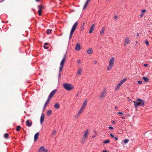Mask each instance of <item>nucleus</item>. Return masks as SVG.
<instances>
[{
	"mask_svg": "<svg viewBox=\"0 0 152 152\" xmlns=\"http://www.w3.org/2000/svg\"><path fill=\"white\" fill-rule=\"evenodd\" d=\"M82 69L81 68H79L77 71V74L78 75H80L82 73Z\"/></svg>",
	"mask_w": 152,
	"mask_h": 152,
	"instance_id": "f3484780",
	"label": "nucleus"
},
{
	"mask_svg": "<svg viewBox=\"0 0 152 152\" xmlns=\"http://www.w3.org/2000/svg\"><path fill=\"white\" fill-rule=\"evenodd\" d=\"M56 133V131L54 130L53 132H52V134L53 135H54Z\"/></svg>",
	"mask_w": 152,
	"mask_h": 152,
	"instance_id": "7c9ffc66",
	"label": "nucleus"
},
{
	"mask_svg": "<svg viewBox=\"0 0 152 152\" xmlns=\"http://www.w3.org/2000/svg\"><path fill=\"white\" fill-rule=\"evenodd\" d=\"M121 85L120 84H119V83H118L116 87H115V90L117 91V90H118L120 87H121Z\"/></svg>",
	"mask_w": 152,
	"mask_h": 152,
	"instance_id": "412c9836",
	"label": "nucleus"
},
{
	"mask_svg": "<svg viewBox=\"0 0 152 152\" xmlns=\"http://www.w3.org/2000/svg\"><path fill=\"white\" fill-rule=\"evenodd\" d=\"M83 109L80 108V109L79 110L78 112L81 114V113L83 112Z\"/></svg>",
	"mask_w": 152,
	"mask_h": 152,
	"instance_id": "a878e982",
	"label": "nucleus"
},
{
	"mask_svg": "<svg viewBox=\"0 0 152 152\" xmlns=\"http://www.w3.org/2000/svg\"><path fill=\"white\" fill-rule=\"evenodd\" d=\"M127 80V79L126 78H124L123 80H121L120 81L123 84Z\"/></svg>",
	"mask_w": 152,
	"mask_h": 152,
	"instance_id": "393cba45",
	"label": "nucleus"
},
{
	"mask_svg": "<svg viewBox=\"0 0 152 152\" xmlns=\"http://www.w3.org/2000/svg\"><path fill=\"white\" fill-rule=\"evenodd\" d=\"M129 141V140L128 139H126L124 140V142L125 143H126L128 142Z\"/></svg>",
	"mask_w": 152,
	"mask_h": 152,
	"instance_id": "c756f323",
	"label": "nucleus"
},
{
	"mask_svg": "<svg viewBox=\"0 0 152 152\" xmlns=\"http://www.w3.org/2000/svg\"><path fill=\"white\" fill-rule=\"evenodd\" d=\"M96 137V135H94L92 136V137L94 138V137Z\"/></svg>",
	"mask_w": 152,
	"mask_h": 152,
	"instance_id": "09e8293b",
	"label": "nucleus"
},
{
	"mask_svg": "<svg viewBox=\"0 0 152 152\" xmlns=\"http://www.w3.org/2000/svg\"><path fill=\"white\" fill-rule=\"evenodd\" d=\"M61 76V73L60 72L59 73V75H58V77H59V78H60V77Z\"/></svg>",
	"mask_w": 152,
	"mask_h": 152,
	"instance_id": "de8ad7c7",
	"label": "nucleus"
},
{
	"mask_svg": "<svg viewBox=\"0 0 152 152\" xmlns=\"http://www.w3.org/2000/svg\"><path fill=\"white\" fill-rule=\"evenodd\" d=\"M121 118L122 119H124L125 118V117L124 116H122V117H121Z\"/></svg>",
	"mask_w": 152,
	"mask_h": 152,
	"instance_id": "680f3d73",
	"label": "nucleus"
},
{
	"mask_svg": "<svg viewBox=\"0 0 152 152\" xmlns=\"http://www.w3.org/2000/svg\"><path fill=\"white\" fill-rule=\"evenodd\" d=\"M30 120H27L26 121V125L28 127H30L32 125V122L31 121L30 122Z\"/></svg>",
	"mask_w": 152,
	"mask_h": 152,
	"instance_id": "4468645a",
	"label": "nucleus"
},
{
	"mask_svg": "<svg viewBox=\"0 0 152 152\" xmlns=\"http://www.w3.org/2000/svg\"><path fill=\"white\" fill-rule=\"evenodd\" d=\"M124 42L126 44H128L130 43V41L128 37H126L125 38Z\"/></svg>",
	"mask_w": 152,
	"mask_h": 152,
	"instance_id": "6ab92c4d",
	"label": "nucleus"
},
{
	"mask_svg": "<svg viewBox=\"0 0 152 152\" xmlns=\"http://www.w3.org/2000/svg\"><path fill=\"white\" fill-rule=\"evenodd\" d=\"M137 83L138 84H140L142 83V82L141 81H138Z\"/></svg>",
	"mask_w": 152,
	"mask_h": 152,
	"instance_id": "a19ab883",
	"label": "nucleus"
},
{
	"mask_svg": "<svg viewBox=\"0 0 152 152\" xmlns=\"http://www.w3.org/2000/svg\"><path fill=\"white\" fill-rule=\"evenodd\" d=\"M126 44H126L124 42V46H125Z\"/></svg>",
	"mask_w": 152,
	"mask_h": 152,
	"instance_id": "4d7b16f0",
	"label": "nucleus"
},
{
	"mask_svg": "<svg viewBox=\"0 0 152 152\" xmlns=\"http://www.w3.org/2000/svg\"><path fill=\"white\" fill-rule=\"evenodd\" d=\"M110 142V140H107L105 141H104L103 142L105 144H107V143H108Z\"/></svg>",
	"mask_w": 152,
	"mask_h": 152,
	"instance_id": "b1692460",
	"label": "nucleus"
},
{
	"mask_svg": "<svg viewBox=\"0 0 152 152\" xmlns=\"http://www.w3.org/2000/svg\"><path fill=\"white\" fill-rule=\"evenodd\" d=\"M145 12V10H142V13L144 12Z\"/></svg>",
	"mask_w": 152,
	"mask_h": 152,
	"instance_id": "a18cd8bd",
	"label": "nucleus"
},
{
	"mask_svg": "<svg viewBox=\"0 0 152 152\" xmlns=\"http://www.w3.org/2000/svg\"><path fill=\"white\" fill-rule=\"evenodd\" d=\"M87 53L88 54L91 55L93 53V49L91 48H89L87 50Z\"/></svg>",
	"mask_w": 152,
	"mask_h": 152,
	"instance_id": "9d476101",
	"label": "nucleus"
},
{
	"mask_svg": "<svg viewBox=\"0 0 152 152\" xmlns=\"http://www.w3.org/2000/svg\"><path fill=\"white\" fill-rule=\"evenodd\" d=\"M145 43L147 45H149V43L148 42L147 40H146L145 41Z\"/></svg>",
	"mask_w": 152,
	"mask_h": 152,
	"instance_id": "72a5a7b5",
	"label": "nucleus"
},
{
	"mask_svg": "<svg viewBox=\"0 0 152 152\" xmlns=\"http://www.w3.org/2000/svg\"><path fill=\"white\" fill-rule=\"evenodd\" d=\"M66 54H65L64 57L61 60V62L60 64V65L59 67V72H61L62 71V69L64 67V63L65 62V58H66Z\"/></svg>",
	"mask_w": 152,
	"mask_h": 152,
	"instance_id": "39448f33",
	"label": "nucleus"
},
{
	"mask_svg": "<svg viewBox=\"0 0 152 152\" xmlns=\"http://www.w3.org/2000/svg\"><path fill=\"white\" fill-rule=\"evenodd\" d=\"M51 99V98H50V97H48L47 100L45 104V105L44 106V108H45V106H46V105H47V104L50 101Z\"/></svg>",
	"mask_w": 152,
	"mask_h": 152,
	"instance_id": "a211bd4d",
	"label": "nucleus"
},
{
	"mask_svg": "<svg viewBox=\"0 0 152 152\" xmlns=\"http://www.w3.org/2000/svg\"><path fill=\"white\" fill-rule=\"evenodd\" d=\"M54 107L56 109H58L60 107L59 105L58 102H57L56 103Z\"/></svg>",
	"mask_w": 152,
	"mask_h": 152,
	"instance_id": "aec40b11",
	"label": "nucleus"
},
{
	"mask_svg": "<svg viewBox=\"0 0 152 152\" xmlns=\"http://www.w3.org/2000/svg\"><path fill=\"white\" fill-rule=\"evenodd\" d=\"M41 11H42L38 10V12L39 15H41Z\"/></svg>",
	"mask_w": 152,
	"mask_h": 152,
	"instance_id": "f704fd0d",
	"label": "nucleus"
},
{
	"mask_svg": "<svg viewBox=\"0 0 152 152\" xmlns=\"http://www.w3.org/2000/svg\"><path fill=\"white\" fill-rule=\"evenodd\" d=\"M94 64H96L97 63V61H94Z\"/></svg>",
	"mask_w": 152,
	"mask_h": 152,
	"instance_id": "8fccbe9b",
	"label": "nucleus"
},
{
	"mask_svg": "<svg viewBox=\"0 0 152 152\" xmlns=\"http://www.w3.org/2000/svg\"><path fill=\"white\" fill-rule=\"evenodd\" d=\"M44 117L45 115L43 113H42L41 115L40 118V122L41 125L42 124V123L44 121Z\"/></svg>",
	"mask_w": 152,
	"mask_h": 152,
	"instance_id": "0eeeda50",
	"label": "nucleus"
},
{
	"mask_svg": "<svg viewBox=\"0 0 152 152\" xmlns=\"http://www.w3.org/2000/svg\"><path fill=\"white\" fill-rule=\"evenodd\" d=\"M104 30H102L100 32V34L102 35L104 34Z\"/></svg>",
	"mask_w": 152,
	"mask_h": 152,
	"instance_id": "2f4dec72",
	"label": "nucleus"
},
{
	"mask_svg": "<svg viewBox=\"0 0 152 152\" xmlns=\"http://www.w3.org/2000/svg\"><path fill=\"white\" fill-rule=\"evenodd\" d=\"M102 152H107V151H103Z\"/></svg>",
	"mask_w": 152,
	"mask_h": 152,
	"instance_id": "338daca9",
	"label": "nucleus"
},
{
	"mask_svg": "<svg viewBox=\"0 0 152 152\" xmlns=\"http://www.w3.org/2000/svg\"><path fill=\"white\" fill-rule=\"evenodd\" d=\"M77 24V22H76L74 23L73 26L71 30L70 31V34L69 35V38L70 39L72 38L73 34L76 28V26Z\"/></svg>",
	"mask_w": 152,
	"mask_h": 152,
	"instance_id": "20e7f679",
	"label": "nucleus"
},
{
	"mask_svg": "<svg viewBox=\"0 0 152 152\" xmlns=\"http://www.w3.org/2000/svg\"><path fill=\"white\" fill-rule=\"evenodd\" d=\"M44 6L42 5H39L38 6L39 10L42 11V10L44 8Z\"/></svg>",
	"mask_w": 152,
	"mask_h": 152,
	"instance_id": "5701e85b",
	"label": "nucleus"
},
{
	"mask_svg": "<svg viewBox=\"0 0 152 152\" xmlns=\"http://www.w3.org/2000/svg\"><path fill=\"white\" fill-rule=\"evenodd\" d=\"M114 58L112 57L109 61V64L107 67V70H109L111 69L114 64Z\"/></svg>",
	"mask_w": 152,
	"mask_h": 152,
	"instance_id": "7ed1b4c3",
	"label": "nucleus"
},
{
	"mask_svg": "<svg viewBox=\"0 0 152 152\" xmlns=\"http://www.w3.org/2000/svg\"><path fill=\"white\" fill-rule=\"evenodd\" d=\"M90 0H87L85 4L88 5V3L90 1Z\"/></svg>",
	"mask_w": 152,
	"mask_h": 152,
	"instance_id": "e433bc0d",
	"label": "nucleus"
},
{
	"mask_svg": "<svg viewBox=\"0 0 152 152\" xmlns=\"http://www.w3.org/2000/svg\"><path fill=\"white\" fill-rule=\"evenodd\" d=\"M115 139L116 140H118V138L117 137H115Z\"/></svg>",
	"mask_w": 152,
	"mask_h": 152,
	"instance_id": "603ef678",
	"label": "nucleus"
},
{
	"mask_svg": "<svg viewBox=\"0 0 152 152\" xmlns=\"http://www.w3.org/2000/svg\"><path fill=\"white\" fill-rule=\"evenodd\" d=\"M44 152H48V150L46 149L44 151Z\"/></svg>",
	"mask_w": 152,
	"mask_h": 152,
	"instance_id": "864d4df0",
	"label": "nucleus"
},
{
	"mask_svg": "<svg viewBox=\"0 0 152 152\" xmlns=\"http://www.w3.org/2000/svg\"><path fill=\"white\" fill-rule=\"evenodd\" d=\"M51 110H48L47 112V114L48 115H50L51 114Z\"/></svg>",
	"mask_w": 152,
	"mask_h": 152,
	"instance_id": "cd10ccee",
	"label": "nucleus"
},
{
	"mask_svg": "<svg viewBox=\"0 0 152 152\" xmlns=\"http://www.w3.org/2000/svg\"><path fill=\"white\" fill-rule=\"evenodd\" d=\"M5 0H1V1H0V3H2V2H3Z\"/></svg>",
	"mask_w": 152,
	"mask_h": 152,
	"instance_id": "13d9d810",
	"label": "nucleus"
},
{
	"mask_svg": "<svg viewBox=\"0 0 152 152\" xmlns=\"http://www.w3.org/2000/svg\"><path fill=\"white\" fill-rule=\"evenodd\" d=\"M108 128L111 130H113V128L112 126H109Z\"/></svg>",
	"mask_w": 152,
	"mask_h": 152,
	"instance_id": "ea45409f",
	"label": "nucleus"
},
{
	"mask_svg": "<svg viewBox=\"0 0 152 152\" xmlns=\"http://www.w3.org/2000/svg\"><path fill=\"white\" fill-rule=\"evenodd\" d=\"M63 86L65 89L68 91H70L74 88V86L70 83H64Z\"/></svg>",
	"mask_w": 152,
	"mask_h": 152,
	"instance_id": "f03ea898",
	"label": "nucleus"
},
{
	"mask_svg": "<svg viewBox=\"0 0 152 152\" xmlns=\"http://www.w3.org/2000/svg\"><path fill=\"white\" fill-rule=\"evenodd\" d=\"M87 102V100L86 99L84 101V102H83V104L81 108L84 110V109H85V108L86 107V106Z\"/></svg>",
	"mask_w": 152,
	"mask_h": 152,
	"instance_id": "9b49d317",
	"label": "nucleus"
},
{
	"mask_svg": "<svg viewBox=\"0 0 152 152\" xmlns=\"http://www.w3.org/2000/svg\"><path fill=\"white\" fill-rule=\"evenodd\" d=\"M136 100L137 101L140 102L135 101L133 102L136 108H137V107L138 106H143L144 105L145 102L144 100L140 99H137Z\"/></svg>",
	"mask_w": 152,
	"mask_h": 152,
	"instance_id": "f257e3e1",
	"label": "nucleus"
},
{
	"mask_svg": "<svg viewBox=\"0 0 152 152\" xmlns=\"http://www.w3.org/2000/svg\"><path fill=\"white\" fill-rule=\"evenodd\" d=\"M95 27L94 26V24H93L91 26L90 29L89 31V34H91L92 32V31H93V30L94 28Z\"/></svg>",
	"mask_w": 152,
	"mask_h": 152,
	"instance_id": "ddd939ff",
	"label": "nucleus"
},
{
	"mask_svg": "<svg viewBox=\"0 0 152 152\" xmlns=\"http://www.w3.org/2000/svg\"><path fill=\"white\" fill-rule=\"evenodd\" d=\"M44 48L45 49H47L48 48V47H46L44 45Z\"/></svg>",
	"mask_w": 152,
	"mask_h": 152,
	"instance_id": "79ce46f5",
	"label": "nucleus"
},
{
	"mask_svg": "<svg viewBox=\"0 0 152 152\" xmlns=\"http://www.w3.org/2000/svg\"><path fill=\"white\" fill-rule=\"evenodd\" d=\"M110 136L112 138H113L114 137V135L112 134H110Z\"/></svg>",
	"mask_w": 152,
	"mask_h": 152,
	"instance_id": "58836bf2",
	"label": "nucleus"
},
{
	"mask_svg": "<svg viewBox=\"0 0 152 152\" xmlns=\"http://www.w3.org/2000/svg\"><path fill=\"white\" fill-rule=\"evenodd\" d=\"M8 136H9V135L7 133H5L4 134V137L5 138H7L8 137Z\"/></svg>",
	"mask_w": 152,
	"mask_h": 152,
	"instance_id": "c85d7f7f",
	"label": "nucleus"
},
{
	"mask_svg": "<svg viewBox=\"0 0 152 152\" xmlns=\"http://www.w3.org/2000/svg\"><path fill=\"white\" fill-rule=\"evenodd\" d=\"M20 126H18L16 128V130L17 131H19V130L20 129Z\"/></svg>",
	"mask_w": 152,
	"mask_h": 152,
	"instance_id": "473e14b6",
	"label": "nucleus"
},
{
	"mask_svg": "<svg viewBox=\"0 0 152 152\" xmlns=\"http://www.w3.org/2000/svg\"><path fill=\"white\" fill-rule=\"evenodd\" d=\"M46 149H45V148H44V147L43 146H42V147H41L39 149V151H38V152H42L43 151H45V150Z\"/></svg>",
	"mask_w": 152,
	"mask_h": 152,
	"instance_id": "dca6fc26",
	"label": "nucleus"
},
{
	"mask_svg": "<svg viewBox=\"0 0 152 152\" xmlns=\"http://www.w3.org/2000/svg\"><path fill=\"white\" fill-rule=\"evenodd\" d=\"M143 16V14H141V15H140V17H142Z\"/></svg>",
	"mask_w": 152,
	"mask_h": 152,
	"instance_id": "6e6d98bb",
	"label": "nucleus"
},
{
	"mask_svg": "<svg viewBox=\"0 0 152 152\" xmlns=\"http://www.w3.org/2000/svg\"><path fill=\"white\" fill-rule=\"evenodd\" d=\"M52 31V29H48L47 31V34H50L51 31Z\"/></svg>",
	"mask_w": 152,
	"mask_h": 152,
	"instance_id": "bb28decb",
	"label": "nucleus"
},
{
	"mask_svg": "<svg viewBox=\"0 0 152 152\" xmlns=\"http://www.w3.org/2000/svg\"><path fill=\"white\" fill-rule=\"evenodd\" d=\"M88 130H86L85 132L83 138L86 139L88 137Z\"/></svg>",
	"mask_w": 152,
	"mask_h": 152,
	"instance_id": "1a4fd4ad",
	"label": "nucleus"
},
{
	"mask_svg": "<svg viewBox=\"0 0 152 152\" xmlns=\"http://www.w3.org/2000/svg\"><path fill=\"white\" fill-rule=\"evenodd\" d=\"M142 79H143L144 81L145 82H147L149 81L148 78L146 77H142Z\"/></svg>",
	"mask_w": 152,
	"mask_h": 152,
	"instance_id": "4be33fe9",
	"label": "nucleus"
},
{
	"mask_svg": "<svg viewBox=\"0 0 152 152\" xmlns=\"http://www.w3.org/2000/svg\"><path fill=\"white\" fill-rule=\"evenodd\" d=\"M105 29V28L104 27H103L102 28V30H104Z\"/></svg>",
	"mask_w": 152,
	"mask_h": 152,
	"instance_id": "bf43d9fd",
	"label": "nucleus"
},
{
	"mask_svg": "<svg viewBox=\"0 0 152 152\" xmlns=\"http://www.w3.org/2000/svg\"><path fill=\"white\" fill-rule=\"evenodd\" d=\"M117 113L119 114H120L121 115H123L124 114L123 113L120 112H117Z\"/></svg>",
	"mask_w": 152,
	"mask_h": 152,
	"instance_id": "c9c22d12",
	"label": "nucleus"
},
{
	"mask_svg": "<svg viewBox=\"0 0 152 152\" xmlns=\"http://www.w3.org/2000/svg\"><path fill=\"white\" fill-rule=\"evenodd\" d=\"M114 18L116 20H117L118 18L117 16V15H115L114 17Z\"/></svg>",
	"mask_w": 152,
	"mask_h": 152,
	"instance_id": "37998d69",
	"label": "nucleus"
},
{
	"mask_svg": "<svg viewBox=\"0 0 152 152\" xmlns=\"http://www.w3.org/2000/svg\"><path fill=\"white\" fill-rule=\"evenodd\" d=\"M79 116L77 114L75 115V117L76 118H77L79 117Z\"/></svg>",
	"mask_w": 152,
	"mask_h": 152,
	"instance_id": "c03bdc74",
	"label": "nucleus"
},
{
	"mask_svg": "<svg viewBox=\"0 0 152 152\" xmlns=\"http://www.w3.org/2000/svg\"><path fill=\"white\" fill-rule=\"evenodd\" d=\"M36 1L38 2L40 0H35Z\"/></svg>",
	"mask_w": 152,
	"mask_h": 152,
	"instance_id": "69168bd1",
	"label": "nucleus"
},
{
	"mask_svg": "<svg viewBox=\"0 0 152 152\" xmlns=\"http://www.w3.org/2000/svg\"><path fill=\"white\" fill-rule=\"evenodd\" d=\"M144 66H148V65L147 64H144Z\"/></svg>",
	"mask_w": 152,
	"mask_h": 152,
	"instance_id": "052dcab7",
	"label": "nucleus"
},
{
	"mask_svg": "<svg viewBox=\"0 0 152 152\" xmlns=\"http://www.w3.org/2000/svg\"><path fill=\"white\" fill-rule=\"evenodd\" d=\"M138 36H139V34H137V36L138 37Z\"/></svg>",
	"mask_w": 152,
	"mask_h": 152,
	"instance_id": "774afa93",
	"label": "nucleus"
},
{
	"mask_svg": "<svg viewBox=\"0 0 152 152\" xmlns=\"http://www.w3.org/2000/svg\"><path fill=\"white\" fill-rule=\"evenodd\" d=\"M39 132H37L35 134L34 137V141H36L37 140L39 136Z\"/></svg>",
	"mask_w": 152,
	"mask_h": 152,
	"instance_id": "2eb2a0df",
	"label": "nucleus"
},
{
	"mask_svg": "<svg viewBox=\"0 0 152 152\" xmlns=\"http://www.w3.org/2000/svg\"><path fill=\"white\" fill-rule=\"evenodd\" d=\"M106 93V90L105 89H104L103 91L101 93V95L99 96L100 99H101L104 98L105 96Z\"/></svg>",
	"mask_w": 152,
	"mask_h": 152,
	"instance_id": "423d86ee",
	"label": "nucleus"
},
{
	"mask_svg": "<svg viewBox=\"0 0 152 152\" xmlns=\"http://www.w3.org/2000/svg\"><path fill=\"white\" fill-rule=\"evenodd\" d=\"M57 91V89H54L53 91H52L50 94L48 96V97H50V98H51L54 95V94Z\"/></svg>",
	"mask_w": 152,
	"mask_h": 152,
	"instance_id": "6e6552de",
	"label": "nucleus"
},
{
	"mask_svg": "<svg viewBox=\"0 0 152 152\" xmlns=\"http://www.w3.org/2000/svg\"><path fill=\"white\" fill-rule=\"evenodd\" d=\"M77 63L78 64H79V63H80V60H77Z\"/></svg>",
	"mask_w": 152,
	"mask_h": 152,
	"instance_id": "49530a36",
	"label": "nucleus"
},
{
	"mask_svg": "<svg viewBox=\"0 0 152 152\" xmlns=\"http://www.w3.org/2000/svg\"><path fill=\"white\" fill-rule=\"evenodd\" d=\"M77 115L79 116L81 115V114L78 112L77 113Z\"/></svg>",
	"mask_w": 152,
	"mask_h": 152,
	"instance_id": "3c124183",
	"label": "nucleus"
},
{
	"mask_svg": "<svg viewBox=\"0 0 152 152\" xmlns=\"http://www.w3.org/2000/svg\"><path fill=\"white\" fill-rule=\"evenodd\" d=\"M48 43H45L44 45L45 46V45H48Z\"/></svg>",
	"mask_w": 152,
	"mask_h": 152,
	"instance_id": "e2e57ef3",
	"label": "nucleus"
},
{
	"mask_svg": "<svg viewBox=\"0 0 152 152\" xmlns=\"http://www.w3.org/2000/svg\"><path fill=\"white\" fill-rule=\"evenodd\" d=\"M80 44L79 43H77L76 44V46L75 48V49L76 50L79 51L80 49Z\"/></svg>",
	"mask_w": 152,
	"mask_h": 152,
	"instance_id": "f8f14e48",
	"label": "nucleus"
},
{
	"mask_svg": "<svg viewBox=\"0 0 152 152\" xmlns=\"http://www.w3.org/2000/svg\"><path fill=\"white\" fill-rule=\"evenodd\" d=\"M112 123L113 124H114V123H115V122L114 121H113L112 122Z\"/></svg>",
	"mask_w": 152,
	"mask_h": 152,
	"instance_id": "0e129e2a",
	"label": "nucleus"
},
{
	"mask_svg": "<svg viewBox=\"0 0 152 152\" xmlns=\"http://www.w3.org/2000/svg\"><path fill=\"white\" fill-rule=\"evenodd\" d=\"M87 4H85L84 6V7L83 8V10H84L85 9V8L87 6Z\"/></svg>",
	"mask_w": 152,
	"mask_h": 152,
	"instance_id": "4c0bfd02",
	"label": "nucleus"
},
{
	"mask_svg": "<svg viewBox=\"0 0 152 152\" xmlns=\"http://www.w3.org/2000/svg\"><path fill=\"white\" fill-rule=\"evenodd\" d=\"M119 84H120L121 85H122L123 84L121 82V81L119 83Z\"/></svg>",
	"mask_w": 152,
	"mask_h": 152,
	"instance_id": "5fc2aeb1",
	"label": "nucleus"
}]
</instances>
